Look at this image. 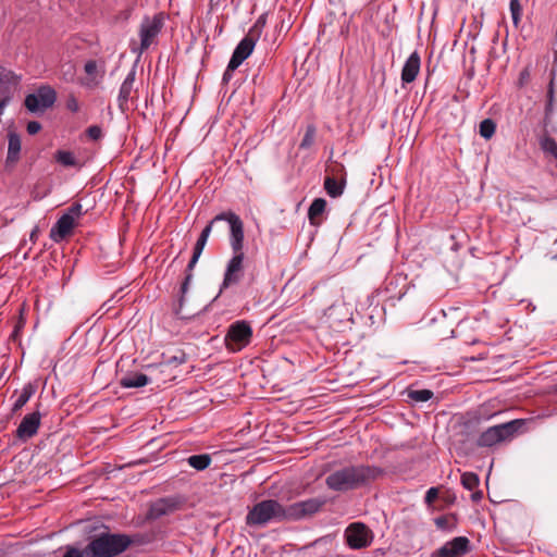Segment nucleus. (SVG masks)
I'll return each instance as SVG.
<instances>
[{
  "label": "nucleus",
  "mask_w": 557,
  "mask_h": 557,
  "mask_svg": "<svg viewBox=\"0 0 557 557\" xmlns=\"http://www.w3.org/2000/svg\"><path fill=\"white\" fill-rule=\"evenodd\" d=\"M383 474L384 470L374 465H349L331 472L325 484L331 491L345 493L367 486Z\"/></svg>",
  "instance_id": "nucleus-1"
},
{
  "label": "nucleus",
  "mask_w": 557,
  "mask_h": 557,
  "mask_svg": "<svg viewBox=\"0 0 557 557\" xmlns=\"http://www.w3.org/2000/svg\"><path fill=\"white\" fill-rule=\"evenodd\" d=\"M138 541V535L103 531L85 546L86 557H117Z\"/></svg>",
  "instance_id": "nucleus-2"
},
{
  "label": "nucleus",
  "mask_w": 557,
  "mask_h": 557,
  "mask_svg": "<svg viewBox=\"0 0 557 557\" xmlns=\"http://www.w3.org/2000/svg\"><path fill=\"white\" fill-rule=\"evenodd\" d=\"M245 521L247 525L257 528L286 521L285 506L275 499L261 500L248 509Z\"/></svg>",
  "instance_id": "nucleus-3"
},
{
  "label": "nucleus",
  "mask_w": 557,
  "mask_h": 557,
  "mask_svg": "<svg viewBox=\"0 0 557 557\" xmlns=\"http://www.w3.org/2000/svg\"><path fill=\"white\" fill-rule=\"evenodd\" d=\"M524 424L523 420L516 419L486 429L478 437L476 444L480 447H493L496 444L510 441Z\"/></svg>",
  "instance_id": "nucleus-4"
},
{
  "label": "nucleus",
  "mask_w": 557,
  "mask_h": 557,
  "mask_svg": "<svg viewBox=\"0 0 557 557\" xmlns=\"http://www.w3.org/2000/svg\"><path fill=\"white\" fill-rule=\"evenodd\" d=\"M252 337V329L245 320H239L228 326L224 342L226 349L231 352H238L247 347Z\"/></svg>",
  "instance_id": "nucleus-5"
},
{
  "label": "nucleus",
  "mask_w": 557,
  "mask_h": 557,
  "mask_svg": "<svg viewBox=\"0 0 557 557\" xmlns=\"http://www.w3.org/2000/svg\"><path fill=\"white\" fill-rule=\"evenodd\" d=\"M164 23L162 14H156L153 17L145 16L139 27L140 46L133 48V52L141 54L154 42V39L161 33Z\"/></svg>",
  "instance_id": "nucleus-6"
},
{
  "label": "nucleus",
  "mask_w": 557,
  "mask_h": 557,
  "mask_svg": "<svg viewBox=\"0 0 557 557\" xmlns=\"http://www.w3.org/2000/svg\"><path fill=\"white\" fill-rule=\"evenodd\" d=\"M346 544L351 549L369 547L373 540V531L363 522H352L344 531Z\"/></svg>",
  "instance_id": "nucleus-7"
},
{
  "label": "nucleus",
  "mask_w": 557,
  "mask_h": 557,
  "mask_svg": "<svg viewBox=\"0 0 557 557\" xmlns=\"http://www.w3.org/2000/svg\"><path fill=\"white\" fill-rule=\"evenodd\" d=\"M214 221H225L230 226V246L233 253L244 252V223L236 213L221 212L214 216Z\"/></svg>",
  "instance_id": "nucleus-8"
},
{
  "label": "nucleus",
  "mask_w": 557,
  "mask_h": 557,
  "mask_svg": "<svg viewBox=\"0 0 557 557\" xmlns=\"http://www.w3.org/2000/svg\"><path fill=\"white\" fill-rule=\"evenodd\" d=\"M55 100V90L48 85H42L35 92L28 94L25 97L24 104L32 113H38L51 108Z\"/></svg>",
  "instance_id": "nucleus-9"
},
{
  "label": "nucleus",
  "mask_w": 557,
  "mask_h": 557,
  "mask_svg": "<svg viewBox=\"0 0 557 557\" xmlns=\"http://www.w3.org/2000/svg\"><path fill=\"white\" fill-rule=\"evenodd\" d=\"M324 504L325 499L313 497L285 506L286 521H296L310 517L320 511Z\"/></svg>",
  "instance_id": "nucleus-10"
},
{
  "label": "nucleus",
  "mask_w": 557,
  "mask_h": 557,
  "mask_svg": "<svg viewBox=\"0 0 557 557\" xmlns=\"http://www.w3.org/2000/svg\"><path fill=\"white\" fill-rule=\"evenodd\" d=\"M244 252L233 253L225 268L224 277L220 287V294L223 289L238 284L242 281L244 277Z\"/></svg>",
  "instance_id": "nucleus-11"
},
{
  "label": "nucleus",
  "mask_w": 557,
  "mask_h": 557,
  "mask_svg": "<svg viewBox=\"0 0 557 557\" xmlns=\"http://www.w3.org/2000/svg\"><path fill=\"white\" fill-rule=\"evenodd\" d=\"M470 550V541L466 536H457L436 549L432 557H463Z\"/></svg>",
  "instance_id": "nucleus-12"
},
{
  "label": "nucleus",
  "mask_w": 557,
  "mask_h": 557,
  "mask_svg": "<svg viewBox=\"0 0 557 557\" xmlns=\"http://www.w3.org/2000/svg\"><path fill=\"white\" fill-rule=\"evenodd\" d=\"M256 36L248 34L237 44L230 59V69L236 70L253 51Z\"/></svg>",
  "instance_id": "nucleus-13"
},
{
  "label": "nucleus",
  "mask_w": 557,
  "mask_h": 557,
  "mask_svg": "<svg viewBox=\"0 0 557 557\" xmlns=\"http://www.w3.org/2000/svg\"><path fill=\"white\" fill-rule=\"evenodd\" d=\"M21 77L10 70L0 71V100L10 103L20 84Z\"/></svg>",
  "instance_id": "nucleus-14"
},
{
  "label": "nucleus",
  "mask_w": 557,
  "mask_h": 557,
  "mask_svg": "<svg viewBox=\"0 0 557 557\" xmlns=\"http://www.w3.org/2000/svg\"><path fill=\"white\" fill-rule=\"evenodd\" d=\"M40 425V413L38 411L26 414L16 429V436L22 441H27L37 434Z\"/></svg>",
  "instance_id": "nucleus-15"
},
{
  "label": "nucleus",
  "mask_w": 557,
  "mask_h": 557,
  "mask_svg": "<svg viewBox=\"0 0 557 557\" xmlns=\"http://www.w3.org/2000/svg\"><path fill=\"white\" fill-rule=\"evenodd\" d=\"M421 59L417 51H413L406 60L401 69V85L412 83L420 72Z\"/></svg>",
  "instance_id": "nucleus-16"
},
{
  "label": "nucleus",
  "mask_w": 557,
  "mask_h": 557,
  "mask_svg": "<svg viewBox=\"0 0 557 557\" xmlns=\"http://www.w3.org/2000/svg\"><path fill=\"white\" fill-rule=\"evenodd\" d=\"M75 222L70 214H62L51 227L50 238L55 243H60L71 234Z\"/></svg>",
  "instance_id": "nucleus-17"
},
{
  "label": "nucleus",
  "mask_w": 557,
  "mask_h": 557,
  "mask_svg": "<svg viewBox=\"0 0 557 557\" xmlns=\"http://www.w3.org/2000/svg\"><path fill=\"white\" fill-rule=\"evenodd\" d=\"M22 150L21 137L15 132L8 133V153L5 158V166H14L20 158Z\"/></svg>",
  "instance_id": "nucleus-18"
},
{
  "label": "nucleus",
  "mask_w": 557,
  "mask_h": 557,
  "mask_svg": "<svg viewBox=\"0 0 557 557\" xmlns=\"http://www.w3.org/2000/svg\"><path fill=\"white\" fill-rule=\"evenodd\" d=\"M151 382L150 377L140 372H131L120 380V385L124 388H139Z\"/></svg>",
  "instance_id": "nucleus-19"
},
{
  "label": "nucleus",
  "mask_w": 557,
  "mask_h": 557,
  "mask_svg": "<svg viewBox=\"0 0 557 557\" xmlns=\"http://www.w3.org/2000/svg\"><path fill=\"white\" fill-rule=\"evenodd\" d=\"M36 393V385L33 383H27L23 386L22 391L20 392L17 398L15 399L12 410L14 412L21 410L32 398V396Z\"/></svg>",
  "instance_id": "nucleus-20"
},
{
  "label": "nucleus",
  "mask_w": 557,
  "mask_h": 557,
  "mask_svg": "<svg viewBox=\"0 0 557 557\" xmlns=\"http://www.w3.org/2000/svg\"><path fill=\"white\" fill-rule=\"evenodd\" d=\"M326 200L323 198H315L308 209V218L312 225L320 224L319 218L325 211Z\"/></svg>",
  "instance_id": "nucleus-21"
},
{
  "label": "nucleus",
  "mask_w": 557,
  "mask_h": 557,
  "mask_svg": "<svg viewBox=\"0 0 557 557\" xmlns=\"http://www.w3.org/2000/svg\"><path fill=\"white\" fill-rule=\"evenodd\" d=\"M209 454L191 455L187 458V463L197 471H203L211 465Z\"/></svg>",
  "instance_id": "nucleus-22"
},
{
  "label": "nucleus",
  "mask_w": 557,
  "mask_h": 557,
  "mask_svg": "<svg viewBox=\"0 0 557 557\" xmlns=\"http://www.w3.org/2000/svg\"><path fill=\"white\" fill-rule=\"evenodd\" d=\"M324 189L332 198L339 197L344 191V183L338 182L334 177L327 176L324 180Z\"/></svg>",
  "instance_id": "nucleus-23"
},
{
  "label": "nucleus",
  "mask_w": 557,
  "mask_h": 557,
  "mask_svg": "<svg viewBox=\"0 0 557 557\" xmlns=\"http://www.w3.org/2000/svg\"><path fill=\"white\" fill-rule=\"evenodd\" d=\"M54 159L58 163L63 166H76L77 160L73 152L69 150H58L54 154Z\"/></svg>",
  "instance_id": "nucleus-24"
},
{
  "label": "nucleus",
  "mask_w": 557,
  "mask_h": 557,
  "mask_svg": "<svg viewBox=\"0 0 557 557\" xmlns=\"http://www.w3.org/2000/svg\"><path fill=\"white\" fill-rule=\"evenodd\" d=\"M171 509V506L166 499H159L150 507V517L157 519L165 516Z\"/></svg>",
  "instance_id": "nucleus-25"
},
{
  "label": "nucleus",
  "mask_w": 557,
  "mask_h": 557,
  "mask_svg": "<svg viewBox=\"0 0 557 557\" xmlns=\"http://www.w3.org/2000/svg\"><path fill=\"white\" fill-rule=\"evenodd\" d=\"M191 281H193V273H185V277L180 287L178 308L176 309V314L181 313V310L185 302V296L188 293Z\"/></svg>",
  "instance_id": "nucleus-26"
},
{
  "label": "nucleus",
  "mask_w": 557,
  "mask_h": 557,
  "mask_svg": "<svg viewBox=\"0 0 557 557\" xmlns=\"http://www.w3.org/2000/svg\"><path fill=\"white\" fill-rule=\"evenodd\" d=\"M541 149L557 160V141L550 136H544L540 140Z\"/></svg>",
  "instance_id": "nucleus-27"
},
{
  "label": "nucleus",
  "mask_w": 557,
  "mask_h": 557,
  "mask_svg": "<svg viewBox=\"0 0 557 557\" xmlns=\"http://www.w3.org/2000/svg\"><path fill=\"white\" fill-rule=\"evenodd\" d=\"M132 90H133V87L125 85V84H122L120 87L117 102H119V108L121 109L122 112L127 110V102L129 100Z\"/></svg>",
  "instance_id": "nucleus-28"
},
{
  "label": "nucleus",
  "mask_w": 557,
  "mask_h": 557,
  "mask_svg": "<svg viewBox=\"0 0 557 557\" xmlns=\"http://www.w3.org/2000/svg\"><path fill=\"white\" fill-rule=\"evenodd\" d=\"M408 397L416 403H426L433 397L430 389H409Z\"/></svg>",
  "instance_id": "nucleus-29"
},
{
  "label": "nucleus",
  "mask_w": 557,
  "mask_h": 557,
  "mask_svg": "<svg viewBox=\"0 0 557 557\" xmlns=\"http://www.w3.org/2000/svg\"><path fill=\"white\" fill-rule=\"evenodd\" d=\"M461 484L465 488L474 491L480 484L479 475L473 472H465L461 475Z\"/></svg>",
  "instance_id": "nucleus-30"
},
{
  "label": "nucleus",
  "mask_w": 557,
  "mask_h": 557,
  "mask_svg": "<svg viewBox=\"0 0 557 557\" xmlns=\"http://www.w3.org/2000/svg\"><path fill=\"white\" fill-rule=\"evenodd\" d=\"M85 72L88 75V79L85 83L86 86H95L98 84V81L96 78L97 74V62L95 60H89L85 63Z\"/></svg>",
  "instance_id": "nucleus-31"
},
{
  "label": "nucleus",
  "mask_w": 557,
  "mask_h": 557,
  "mask_svg": "<svg viewBox=\"0 0 557 557\" xmlns=\"http://www.w3.org/2000/svg\"><path fill=\"white\" fill-rule=\"evenodd\" d=\"M496 129V124L491 119H485L480 123V135L485 138L490 139Z\"/></svg>",
  "instance_id": "nucleus-32"
},
{
  "label": "nucleus",
  "mask_w": 557,
  "mask_h": 557,
  "mask_svg": "<svg viewBox=\"0 0 557 557\" xmlns=\"http://www.w3.org/2000/svg\"><path fill=\"white\" fill-rule=\"evenodd\" d=\"M509 10L515 26H518L521 20L522 7L519 0H510Z\"/></svg>",
  "instance_id": "nucleus-33"
},
{
  "label": "nucleus",
  "mask_w": 557,
  "mask_h": 557,
  "mask_svg": "<svg viewBox=\"0 0 557 557\" xmlns=\"http://www.w3.org/2000/svg\"><path fill=\"white\" fill-rule=\"evenodd\" d=\"M315 138V127L313 125H308L306 133L301 139L300 148L306 149L312 146Z\"/></svg>",
  "instance_id": "nucleus-34"
},
{
  "label": "nucleus",
  "mask_w": 557,
  "mask_h": 557,
  "mask_svg": "<svg viewBox=\"0 0 557 557\" xmlns=\"http://www.w3.org/2000/svg\"><path fill=\"white\" fill-rule=\"evenodd\" d=\"M265 25V15H260L255 22L253 26L249 29V36H256V40H258L261 36L262 29Z\"/></svg>",
  "instance_id": "nucleus-35"
},
{
  "label": "nucleus",
  "mask_w": 557,
  "mask_h": 557,
  "mask_svg": "<svg viewBox=\"0 0 557 557\" xmlns=\"http://www.w3.org/2000/svg\"><path fill=\"white\" fill-rule=\"evenodd\" d=\"M216 223V221H214V218L209 222V224L207 226H205V228L201 231L200 233V236L198 237L196 244L198 246H201L205 248L207 242H208V238L212 232V227L213 225Z\"/></svg>",
  "instance_id": "nucleus-36"
},
{
  "label": "nucleus",
  "mask_w": 557,
  "mask_h": 557,
  "mask_svg": "<svg viewBox=\"0 0 557 557\" xmlns=\"http://www.w3.org/2000/svg\"><path fill=\"white\" fill-rule=\"evenodd\" d=\"M62 557H86L85 548L79 549L77 547H74L72 545H67L65 547V553Z\"/></svg>",
  "instance_id": "nucleus-37"
},
{
  "label": "nucleus",
  "mask_w": 557,
  "mask_h": 557,
  "mask_svg": "<svg viewBox=\"0 0 557 557\" xmlns=\"http://www.w3.org/2000/svg\"><path fill=\"white\" fill-rule=\"evenodd\" d=\"M64 214H70L75 222V218H78L83 214V206L79 202H75L67 209V212Z\"/></svg>",
  "instance_id": "nucleus-38"
},
{
  "label": "nucleus",
  "mask_w": 557,
  "mask_h": 557,
  "mask_svg": "<svg viewBox=\"0 0 557 557\" xmlns=\"http://www.w3.org/2000/svg\"><path fill=\"white\" fill-rule=\"evenodd\" d=\"M86 132L92 140H98L102 137V129L98 125L89 126Z\"/></svg>",
  "instance_id": "nucleus-39"
},
{
  "label": "nucleus",
  "mask_w": 557,
  "mask_h": 557,
  "mask_svg": "<svg viewBox=\"0 0 557 557\" xmlns=\"http://www.w3.org/2000/svg\"><path fill=\"white\" fill-rule=\"evenodd\" d=\"M438 496V491L436 487H430L424 496V502L428 505H431Z\"/></svg>",
  "instance_id": "nucleus-40"
},
{
  "label": "nucleus",
  "mask_w": 557,
  "mask_h": 557,
  "mask_svg": "<svg viewBox=\"0 0 557 557\" xmlns=\"http://www.w3.org/2000/svg\"><path fill=\"white\" fill-rule=\"evenodd\" d=\"M66 109L73 113L78 112L79 103L74 96L69 97V99L66 100Z\"/></svg>",
  "instance_id": "nucleus-41"
},
{
  "label": "nucleus",
  "mask_w": 557,
  "mask_h": 557,
  "mask_svg": "<svg viewBox=\"0 0 557 557\" xmlns=\"http://www.w3.org/2000/svg\"><path fill=\"white\" fill-rule=\"evenodd\" d=\"M26 129L29 135H35L41 129V124L37 121H30L27 123Z\"/></svg>",
  "instance_id": "nucleus-42"
},
{
  "label": "nucleus",
  "mask_w": 557,
  "mask_h": 557,
  "mask_svg": "<svg viewBox=\"0 0 557 557\" xmlns=\"http://www.w3.org/2000/svg\"><path fill=\"white\" fill-rule=\"evenodd\" d=\"M553 102H554V91H553V88L550 87L548 90V101H547L546 109H545L546 116H548L553 113V110H554Z\"/></svg>",
  "instance_id": "nucleus-43"
},
{
  "label": "nucleus",
  "mask_w": 557,
  "mask_h": 557,
  "mask_svg": "<svg viewBox=\"0 0 557 557\" xmlns=\"http://www.w3.org/2000/svg\"><path fill=\"white\" fill-rule=\"evenodd\" d=\"M185 362V356L182 355L180 357L177 356H173V357H170L168 358L164 363L168 364V366H171V364H182Z\"/></svg>",
  "instance_id": "nucleus-44"
},
{
  "label": "nucleus",
  "mask_w": 557,
  "mask_h": 557,
  "mask_svg": "<svg viewBox=\"0 0 557 557\" xmlns=\"http://www.w3.org/2000/svg\"><path fill=\"white\" fill-rule=\"evenodd\" d=\"M234 71L235 70L230 69V63H228L226 66V70L223 73V76H222L223 83H228L232 79Z\"/></svg>",
  "instance_id": "nucleus-45"
},
{
  "label": "nucleus",
  "mask_w": 557,
  "mask_h": 557,
  "mask_svg": "<svg viewBox=\"0 0 557 557\" xmlns=\"http://www.w3.org/2000/svg\"><path fill=\"white\" fill-rule=\"evenodd\" d=\"M134 82H135V71H131L127 76L125 77V79L123 81L122 84H125V85H128L131 87L134 86Z\"/></svg>",
  "instance_id": "nucleus-46"
},
{
  "label": "nucleus",
  "mask_w": 557,
  "mask_h": 557,
  "mask_svg": "<svg viewBox=\"0 0 557 557\" xmlns=\"http://www.w3.org/2000/svg\"><path fill=\"white\" fill-rule=\"evenodd\" d=\"M203 247L201 246H198L197 244H195V247H194V251H193V258H196L197 260H199L202 251H203Z\"/></svg>",
  "instance_id": "nucleus-47"
},
{
  "label": "nucleus",
  "mask_w": 557,
  "mask_h": 557,
  "mask_svg": "<svg viewBox=\"0 0 557 557\" xmlns=\"http://www.w3.org/2000/svg\"><path fill=\"white\" fill-rule=\"evenodd\" d=\"M197 262H198V260L196 258L191 257L187 264L185 273H193V270H194L195 265L197 264Z\"/></svg>",
  "instance_id": "nucleus-48"
},
{
  "label": "nucleus",
  "mask_w": 557,
  "mask_h": 557,
  "mask_svg": "<svg viewBox=\"0 0 557 557\" xmlns=\"http://www.w3.org/2000/svg\"><path fill=\"white\" fill-rule=\"evenodd\" d=\"M483 498V493L481 491H475L471 494V499L473 502H479Z\"/></svg>",
  "instance_id": "nucleus-49"
},
{
  "label": "nucleus",
  "mask_w": 557,
  "mask_h": 557,
  "mask_svg": "<svg viewBox=\"0 0 557 557\" xmlns=\"http://www.w3.org/2000/svg\"><path fill=\"white\" fill-rule=\"evenodd\" d=\"M29 237H30V240H32V242H35V240L37 239V237H38V228H37V227H35V228L32 231V233H30V236H29Z\"/></svg>",
  "instance_id": "nucleus-50"
},
{
  "label": "nucleus",
  "mask_w": 557,
  "mask_h": 557,
  "mask_svg": "<svg viewBox=\"0 0 557 557\" xmlns=\"http://www.w3.org/2000/svg\"><path fill=\"white\" fill-rule=\"evenodd\" d=\"M435 522L438 528H444L446 520L444 518H437Z\"/></svg>",
  "instance_id": "nucleus-51"
},
{
  "label": "nucleus",
  "mask_w": 557,
  "mask_h": 557,
  "mask_svg": "<svg viewBox=\"0 0 557 557\" xmlns=\"http://www.w3.org/2000/svg\"><path fill=\"white\" fill-rule=\"evenodd\" d=\"M9 106V103L0 100V115L3 114L4 109Z\"/></svg>",
  "instance_id": "nucleus-52"
}]
</instances>
